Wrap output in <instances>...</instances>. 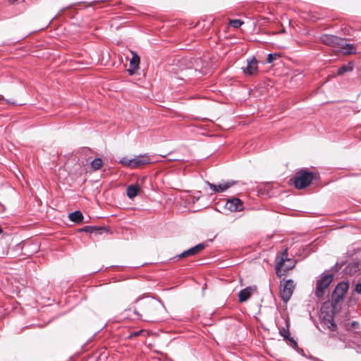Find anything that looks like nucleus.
I'll use <instances>...</instances> for the list:
<instances>
[{
    "instance_id": "13",
    "label": "nucleus",
    "mask_w": 361,
    "mask_h": 361,
    "mask_svg": "<svg viewBox=\"0 0 361 361\" xmlns=\"http://www.w3.org/2000/svg\"><path fill=\"white\" fill-rule=\"evenodd\" d=\"M150 158L148 155H139L133 158V169L149 164Z\"/></svg>"
},
{
    "instance_id": "2",
    "label": "nucleus",
    "mask_w": 361,
    "mask_h": 361,
    "mask_svg": "<svg viewBox=\"0 0 361 361\" xmlns=\"http://www.w3.org/2000/svg\"><path fill=\"white\" fill-rule=\"evenodd\" d=\"M320 41L329 47L337 49L344 54H349L355 52L353 44H348L346 41L341 37L332 35H322Z\"/></svg>"
},
{
    "instance_id": "15",
    "label": "nucleus",
    "mask_w": 361,
    "mask_h": 361,
    "mask_svg": "<svg viewBox=\"0 0 361 361\" xmlns=\"http://www.w3.org/2000/svg\"><path fill=\"white\" fill-rule=\"evenodd\" d=\"M140 191V188L137 185L132 184L127 187L126 194L130 199H133Z\"/></svg>"
},
{
    "instance_id": "3",
    "label": "nucleus",
    "mask_w": 361,
    "mask_h": 361,
    "mask_svg": "<svg viewBox=\"0 0 361 361\" xmlns=\"http://www.w3.org/2000/svg\"><path fill=\"white\" fill-rule=\"evenodd\" d=\"M314 178V174L307 169H302L295 173L293 178L294 186L299 190L307 187Z\"/></svg>"
},
{
    "instance_id": "6",
    "label": "nucleus",
    "mask_w": 361,
    "mask_h": 361,
    "mask_svg": "<svg viewBox=\"0 0 361 361\" xmlns=\"http://www.w3.org/2000/svg\"><path fill=\"white\" fill-rule=\"evenodd\" d=\"M294 282L292 280H287L281 286L280 295L283 302H287L290 298L293 288Z\"/></svg>"
},
{
    "instance_id": "27",
    "label": "nucleus",
    "mask_w": 361,
    "mask_h": 361,
    "mask_svg": "<svg viewBox=\"0 0 361 361\" xmlns=\"http://www.w3.org/2000/svg\"><path fill=\"white\" fill-rule=\"evenodd\" d=\"M357 325H358V322H352V326H353L356 327Z\"/></svg>"
},
{
    "instance_id": "10",
    "label": "nucleus",
    "mask_w": 361,
    "mask_h": 361,
    "mask_svg": "<svg viewBox=\"0 0 361 361\" xmlns=\"http://www.w3.org/2000/svg\"><path fill=\"white\" fill-rule=\"evenodd\" d=\"M225 207L231 212H240L243 209L241 200L235 197L228 200Z\"/></svg>"
},
{
    "instance_id": "22",
    "label": "nucleus",
    "mask_w": 361,
    "mask_h": 361,
    "mask_svg": "<svg viewBox=\"0 0 361 361\" xmlns=\"http://www.w3.org/2000/svg\"><path fill=\"white\" fill-rule=\"evenodd\" d=\"M279 57V55L276 54H269L267 56V61L269 63H272L274 61H275Z\"/></svg>"
},
{
    "instance_id": "17",
    "label": "nucleus",
    "mask_w": 361,
    "mask_h": 361,
    "mask_svg": "<svg viewBox=\"0 0 361 361\" xmlns=\"http://www.w3.org/2000/svg\"><path fill=\"white\" fill-rule=\"evenodd\" d=\"M289 325L288 322H286V328H283L280 330V334L286 340H289L291 343L296 345V342L291 338H290V332H289Z\"/></svg>"
},
{
    "instance_id": "29",
    "label": "nucleus",
    "mask_w": 361,
    "mask_h": 361,
    "mask_svg": "<svg viewBox=\"0 0 361 361\" xmlns=\"http://www.w3.org/2000/svg\"><path fill=\"white\" fill-rule=\"evenodd\" d=\"M8 103H11V102H10V101H8ZM12 104H14V102H12Z\"/></svg>"
},
{
    "instance_id": "21",
    "label": "nucleus",
    "mask_w": 361,
    "mask_h": 361,
    "mask_svg": "<svg viewBox=\"0 0 361 361\" xmlns=\"http://www.w3.org/2000/svg\"><path fill=\"white\" fill-rule=\"evenodd\" d=\"M243 22L240 20L235 19L230 21V25L235 28H238L243 25Z\"/></svg>"
},
{
    "instance_id": "25",
    "label": "nucleus",
    "mask_w": 361,
    "mask_h": 361,
    "mask_svg": "<svg viewBox=\"0 0 361 361\" xmlns=\"http://www.w3.org/2000/svg\"><path fill=\"white\" fill-rule=\"evenodd\" d=\"M329 323L330 324L331 326H329V328L334 331L335 330V327H336V325L333 322V320L332 319H329L328 320Z\"/></svg>"
},
{
    "instance_id": "20",
    "label": "nucleus",
    "mask_w": 361,
    "mask_h": 361,
    "mask_svg": "<svg viewBox=\"0 0 361 361\" xmlns=\"http://www.w3.org/2000/svg\"><path fill=\"white\" fill-rule=\"evenodd\" d=\"M119 163L125 166L133 169V159L123 157L120 159Z\"/></svg>"
},
{
    "instance_id": "5",
    "label": "nucleus",
    "mask_w": 361,
    "mask_h": 361,
    "mask_svg": "<svg viewBox=\"0 0 361 361\" xmlns=\"http://www.w3.org/2000/svg\"><path fill=\"white\" fill-rule=\"evenodd\" d=\"M286 262H289L290 265H287L283 269L284 271H286L290 269H292L295 265V262L290 259L288 258V251L287 249H286L281 254V256L280 257L277 258V262L276 264V271L278 275L281 274V272L283 268V266H285Z\"/></svg>"
},
{
    "instance_id": "9",
    "label": "nucleus",
    "mask_w": 361,
    "mask_h": 361,
    "mask_svg": "<svg viewBox=\"0 0 361 361\" xmlns=\"http://www.w3.org/2000/svg\"><path fill=\"white\" fill-rule=\"evenodd\" d=\"M258 71L257 61L255 57L247 59V66L243 68V73L245 75H253L257 74Z\"/></svg>"
},
{
    "instance_id": "8",
    "label": "nucleus",
    "mask_w": 361,
    "mask_h": 361,
    "mask_svg": "<svg viewBox=\"0 0 361 361\" xmlns=\"http://www.w3.org/2000/svg\"><path fill=\"white\" fill-rule=\"evenodd\" d=\"M235 181L234 180H226L219 183L218 184H214L207 181L206 183L210 189L212 190L214 193H220L226 191L228 188L232 187L235 184Z\"/></svg>"
},
{
    "instance_id": "7",
    "label": "nucleus",
    "mask_w": 361,
    "mask_h": 361,
    "mask_svg": "<svg viewBox=\"0 0 361 361\" xmlns=\"http://www.w3.org/2000/svg\"><path fill=\"white\" fill-rule=\"evenodd\" d=\"M348 289V283L347 282H340L334 289L332 293V300L335 303L339 302Z\"/></svg>"
},
{
    "instance_id": "28",
    "label": "nucleus",
    "mask_w": 361,
    "mask_h": 361,
    "mask_svg": "<svg viewBox=\"0 0 361 361\" xmlns=\"http://www.w3.org/2000/svg\"><path fill=\"white\" fill-rule=\"evenodd\" d=\"M287 265H290V263H289V262H288V263H287V264H285V266H283V269L285 268V267H286V266H287Z\"/></svg>"
},
{
    "instance_id": "1",
    "label": "nucleus",
    "mask_w": 361,
    "mask_h": 361,
    "mask_svg": "<svg viewBox=\"0 0 361 361\" xmlns=\"http://www.w3.org/2000/svg\"><path fill=\"white\" fill-rule=\"evenodd\" d=\"M137 307L135 313L138 315H145L153 319H158L165 311L163 303L153 298L139 300L136 302Z\"/></svg>"
},
{
    "instance_id": "14",
    "label": "nucleus",
    "mask_w": 361,
    "mask_h": 361,
    "mask_svg": "<svg viewBox=\"0 0 361 361\" xmlns=\"http://www.w3.org/2000/svg\"><path fill=\"white\" fill-rule=\"evenodd\" d=\"M131 54L133 57L130 61V69L128 70V72L130 75H133L134 74L135 70L138 69L139 68L140 56L133 51H131Z\"/></svg>"
},
{
    "instance_id": "26",
    "label": "nucleus",
    "mask_w": 361,
    "mask_h": 361,
    "mask_svg": "<svg viewBox=\"0 0 361 361\" xmlns=\"http://www.w3.org/2000/svg\"><path fill=\"white\" fill-rule=\"evenodd\" d=\"M140 331H135V332H134V333H133V334H131V336H139V335H140Z\"/></svg>"
},
{
    "instance_id": "23",
    "label": "nucleus",
    "mask_w": 361,
    "mask_h": 361,
    "mask_svg": "<svg viewBox=\"0 0 361 361\" xmlns=\"http://www.w3.org/2000/svg\"><path fill=\"white\" fill-rule=\"evenodd\" d=\"M95 230V228L94 227H92V226H85L84 228H82L81 229L82 231H85V232H88V233H92L93 232V231Z\"/></svg>"
},
{
    "instance_id": "16",
    "label": "nucleus",
    "mask_w": 361,
    "mask_h": 361,
    "mask_svg": "<svg viewBox=\"0 0 361 361\" xmlns=\"http://www.w3.org/2000/svg\"><path fill=\"white\" fill-rule=\"evenodd\" d=\"M69 219L75 223H80L83 219V215L80 211H75L69 214Z\"/></svg>"
},
{
    "instance_id": "19",
    "label": "nucleus",
    "mask_w": 361,
    "mask_h": 361,
    "mask_svg": "<svg viewBox=\"0 0 361 361\" xmlns=\"http://www.w3.org/2000/svg\"><path fill=\"white\" fill-rule=\"evenodd\" d=\"M103 165V161L100 158H96L91 162V166L94 170L99 169Z\"/></svg>"
},
{
    "instance_id": "18",
    "label": "nucleus",
    "mask_w": 361,
    "mask_h": 361,
    "mask_svg": "<svg viewBox=\"0 0 361 361\" xmlns=\"http://www.w3.org/2000/svg\"><path fill=\"white\" fill-rule=\"evenodd\" d=\"M353 62H349L348 63L341 66L338 70L337 74L341 75H343L345 73L350 72V71H353Z\"/></svg>"
},
{
    "instance_id": "11",
    "label": "nucleus",
    "mask_w": 361,
    "mask_h": 361,
    "mask_svg": "<svg viewBox=\"0 0 361 361\" xmlns=\"http://www.w3.org/2000/svg\"><path fill=\"white\" fill-rule=\"evenodd\" d=\"M204 247H205V245L204 243H200V244L188 249V250L183 252L182 253L178 255V257L179 259H182V258L186 257L188 256L195 255L200 252L202 250H203Z\"/></svg>"
},
{
    "instance_id": "4",
    "label": "nucleus",
    "mask_w": 361,
    "mask_h": 361,
    "mask_svg": "<svg viewBox=\"0 0 361 361\" xmlns=\"http://www.w3.org/2000/svg\"><path fill=\"white\" fill-rule=\"evenodd\" d=\"M333 281V275L331 274H323L316 283L315 295L318 298L323 297L325 290Z\"/></svg>"
},
{
    "instance_id": "12",
    "label": "nucleus",
    "mask_w": 361,
    "mask_h": 361,
    "mask_svg": "<svg viewBox=\"0 0 361 361\" xmlns=\"http://www.w3.org/2000/svg\"><path fill=\"white\" fill-rule=\"evenodd\" d=\"M257 290L256 286H249L241 290L238 293V298L240 302L247 301L250 297Z\"/></svg>"
},
{
    "instance_id": "24",
    "label": "nucleus",
    "mask_w": 361,
    "mask_h": 361,
    "mask_svg": "<svg viewBox=\"0 0 361 361\" xmlns=\"http://www.w3.org/2000/svg\"><path fill=\"white\" fill-rule=\"evenodd\" d=\"M355 291L357 293L361 294V283H358L355 285Z\"/></svg>"
}]
</instances>
